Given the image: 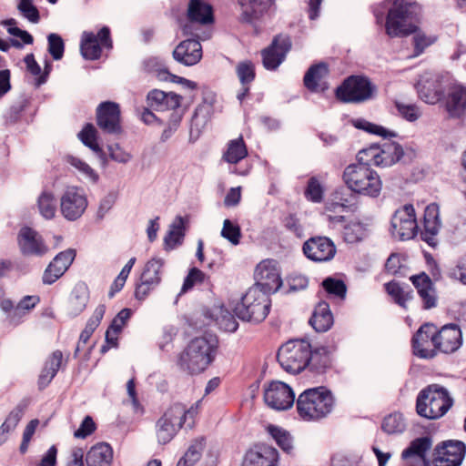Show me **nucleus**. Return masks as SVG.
Wrapping results in <instances>:
<instances>
[{
	"label": "nucleus",
	"instance_id": "1",
	"mask_svg": "<svg viewBox=\"0 0 466 466\" xmlns=\"http://www.w3.org/2000/svg\"><path fill=\"white\" fill-rule=\"evenodd\" d=\"M218 349L216 336L204 335L192 339L178 356L177 365L188 374H199L215 360Z\"/></svg>",
	"mask_w": 466,
	"mask_h": 466
},
{
	"label": "nucleus",
	"instance_id": "2",
	"mask_svg": "<svg viewBox=\"0 0 466 466\" xmlns=\"http://www.w3.org/2000/svg\"><path fill=\"white\" fill-rule=\"evenodd\" d=\"M342 180L351 192L360 196L377 198L382 189V181L378 172L360 162L347 166Z\"/></svg>",
	"mask_w": 466,
	"mask_h": 466
},
{
	"label": "nucleus",
	"instance_id": "3",
	"mask_svg": "<svg viewBox=\"0 0 466 466\" xmlns=\"http://www.w3.org/2000/svg\"><path fill=\"white\" fill-rule=\"evenodd\" d=\"M420 11V7L415 4L394 5L386 16V35L390 38L410 35L418 29Z\"/></svg>",
	"mask_w": 466,
	"mask_h": 466
},
{
	"label": "nucleus",
	"instance_id": "4",
	"mask_svg": "<svg viewBox=\"0 0 466 466\" xmlns=\"http://www.w3.org/2000/svg\"><path fill=\"white\" fill-rule=\"evenodd\" d=\"M453 400L447 389L431 384L422 389L416 399V411L425 419L437 420L451 408Z\"/></svg>",
	"mask_w": 466,
	"mask_h": 466
},
{
	"label": "nucleus",
	"instance_id": "5",
	"mask_svg": "<svg viewBox=\"0 0 466 466\" xmlns=\"http://www.w3.org/2000/svg\"><path fill=\"white\" fill-rule=\"evenodd\" d=\"M198 414V404L190 408H187L186 405L179 402L171 404L157 422L158 442L168 443L187 420H191L194 423Z\"/></svg>",
	"mask_w": 466,
	"mask_h": 466
},
{
	"label": "nucleus",
	"instance_id": "6",
	"mask_svg": "<svg viewBox=\"0 0 466 466\" xmlns=\"http://www.w3.org/2000/svg\"><path fill=\"white\" fill-rule=\"evenodd\" d=\"M334 400L324 387L303 391L297 400L299 415L307 420H317L327 416L332 410Z\"/></svg>",
	"mask_w": 466,
	"mask_h": 466
},
{
	"label": "nucleus",
	"instance_id": "7",
	"mask_svg": "<svg viewBox=\"0 0 466 466\" xmlns=\"http://www.w3.org/2000/svg\"><path fill=\"white\" fill-rule=\"evenodd\" d=\"M270 299L259 287H251L234 308V313L242 320L261 322L269 313Z\"/></svg>",
	"mask_w": 466,
	"mask_h": 466
},
{
	"label": "nucleus",
	"instance_id": "8",
	"mask_svg": "<svg viewBox=\"0 0 466 466\" xmlns=\"http://www.w3.org/2000/svg\"><path fill=\"white\" fill-rule=\"evenodd\" d=\"M311 346L306 339H290L282 344L277 354L279 365L289 373H299L310 360Z\"/></svg>",
	"mask_w": 466,
	"mask_h": 466
},
{
	"label": "nucleus",
	"instance_id": "9",
	"mask_svg": "<svg viewBox=\"0 0 466 466\" xmlns=\"http://www.w3.org/2000/svg\"><path fill=\"white\" fill-rule=\"evenodd\" d=\"M404 155L402 147L396 142L372 144L357 154L359 162L377 167H389L399 162Z\"/></svg>",
	"mask_w": 466,
	"mask_h": 466
},
{
	"label": "nucleus",
	"instance_id": "10",
	"mask_svg": "<svg viewBox=\"0 0 466 466\" xmlns=\"http://www.w3.org/2000/svg\"><path fill=\"white\" fill-rule=\"evenodd\" d=\"M113 48L111 31L102 26L97 32L85 31L80 41V51L87 60H97Z\"/></svg>",
	"mask_w": 466,
	"mask_h": 466
},
{
	"label": "nucleus",
	"instance_id": "11",
	"mask_svg": "<svg viewBox=\"0 0 466 466\" xmlns=\"http://www.w3.org/2000/svg\"><path fill=\"white\" fill-rule=\"evenodd\" d=\"M449 78L437 74L424 73L420 76L416 89L420 99L428 104H436L448 86Z\"/></svg>",
	"mask_w": 466,
	"mask_h": 466
},
{
	"label": "nucleus",
	"instance_id": "12",
	"mask_svg": "<svg viewBox=\"0 0 466 466\" xmlns=\"http://www.w3.org/2000/svg\"><path fill=\"white\" fill-rule=\"evenodd\" d=\"M431 341L438 350V352L443 354H452L456 352L463 343L462 332L456 324H446L437 329H433Z\"/></svg>",
	"mask_w": 466,
	"mask_h": 466
},
{
	"label": "nucleus",
	"instance_id": "13",
	"mask_svg": "<svg viewBox=\"0 0 466 466\" xmlns=\"http://www.w3.org/2000/svg\"><path fill=\"white\" fill-rule=\"evenodd\" d=\"M187 23L183 25L186 35L199 37L198 33L193 32V25H207L214 22V11L212 5L205 0H189L187 6Z\"/></svg>",
	"mask_w": 466,
	"mask_h": 466
},
{
	"label": "nucleus",
	"instance_id": "14",
	"mask_svg": "<svg viewBox=\"0 0 466 466\" xmlns=\"http://www.w3.org/2000/svg\"><path fill=\"white\" fill-rule=\"evenodd\" d=\"M393 233L400 239L413 238L418 231L415 209L412 205L406 204L397 209L391 218Z\"/></svg>",
	"mask_w": 466,
	"mask_h": 466
},
{
	"label": "nucleus",
	"instance_id": "15",
	"mask_svg": "<svg viewBox=\"0 0 466 466\" xmlns=\"http://www.w3.org/2000/svg\"><path fill=\"white\" fill-rule=\"evenodd\" d=\"M295 395L292 389L281 381H271L264 389L265 403L271 409L285 410L292 407Z\"/></svg>",
	"mask_w": 466,
	"mask_h": 466
},
{
	"label": "nucleus",
	"instance_id": "16",
	"mask_svg": "<svg viewBox=\"0 0 466 466\" xmlns=\"http://www.w3.org/2000/svg\"><path fill=\"white\" fill-rule=\"evenodd\" d=\"M371 88L367 79L360 76H350L337 88V97L344 102L361 101L369 98Z\"/></svg>",
	"mask_w": 466,
	"mask_h": 466
},
{
	"label": "nucleus",
	"instance_id": "17",
	"mask_svg": "<svg viewBox=\"0 0 466 466\" xmlns=\"http://www.w3.org/2000/svg\"><path fill=\"white\" fill-rule=\"evenodd\" d=\"M256 284L253 287H259L268 294L276 291L281 285V279L278 264L273 259L262 260L255 270Z\"/></svg>",
	"mask_w": 466,
	"mask_h": 466
},
{
	"label": "nucleus",
	"instance_id": "18",
	"mask_svg": "<svg viewBox=\"0 0 466 466\" xmlns=\"http://www.w3.org/2000/svg\"><path fill=\"white\" fill-rule=\"evenodd\" d=\"M465 450L461 441H445L436 448L432 463L434 466H459L464 458Z\"/></svg>",
	"mask_w": 466,
	"mask_h": 466
},
{
	"label": "nucleus",
	"instance_id": "19",
	"mask_svg": "<svg viewBox=\"0 0 466 466\" xmlns=\"http://www.w3.org/2000/svg\"><path fill=\"white\" fill-rule=\"evenodd\" d=\"M303 252L310 260L324 262L333 258L336 247L327 237H312L304 243Z\"/></svg>",
	"mask_w": 466,
	"mask_h": 466
},
{
	"label": "nucleus",
	"instance_id": "20",
	"mask_svg": "<svg viewBox=\"0 0 466 466\" xmlns=\"http://www.w3.org/2000/svg\"><path fill=\"white\" fill-rule=\"evenodd\" d=\"M278 451L268 444H257L245 453L241 466H279Z\"/></svg>",
	"mask_w": 466,
	"mask_h": 466
},
{
	"label": "nucleus",
	"instance_id": "21",
	"mask_svg": "<svg viewBox=\"0 0 466 466\" xmlns=\"http://www.w3.org/2000/svg\"><path fill=\"white\" fill-rule=\"evenodd\" d=\"M97 126L106 133L122 132L119 106L113 102L102 103L96 110Z\"/></svg>",
	"mask_w": 466,
	"mask_h": 466
},
{
	"label": "nucleus",
	"instance_id": "22",
	"mask_svg": "<svg viewBox=\"0 0 466 466\" xmlns=\"http://www.w3.org/2000/svg\"><path fill=\"white\" fill-rule=\"evenodd\" d=\"M86 207V196L76 187L68 188L61 197V212L69 220H75L81 217Z\"/></svg>",
	"mask_w": 466,
	"mask_h": 466
},
{
	"label": "nucleus",
	"instance_id": "23",
	"mask_svg": "<svg viewBox=\"0 0 466 466\" xmlns=\"http://www.w3.org/2000/svg\"><path fill=\"white\" fill-rule=\"evenodd\" d=\"M248 147L242 136L236 139L229 140L223 151L222 160L234 166L232 173L238 176H246L251 167L247 166L245 168H238L237 165L248 157Z\"/></svg>",
	"mask_w": 466,
	"mask_h": 466
},
{
	"label": "nucleus",
	"instance_id": "24",
	"mask_svg": "<svg viewBox=\"0 0 466 466\" xmlns=\"http://www.w3.org/2000/svg\"><path fill=\"white\" fill-rule=\"evenodd\" d=\"M433 329H435L433 324L426 323L414 334L412 338L414 355L422 359H432L437 355L438 350L431 341Z\"/></svg>",
	"mask_w": 466,
	"mask_h": 466
},
{
	"label": "nucleus",
	"instance_id": "25",
	"mask_svg": "<svg viewBox=\"0 0 466 466\" xmlns=\"http://www.w3.org/2000/svg\"><path fill=\"white\" fill-rule=\"evenodd\" d=\"M290 47L288 38L276 36L271 45L261 51L262 64L268 70H275L284 61Z\"/></svg>",
	"mask_w": 466,
	"mask_h": 466
},
{
	"label": "nucleus",
	"instance_id": "26",
	"mask_svg": "<svg viewBox=\"0 0 466 466\" xmlns=\"http://www.w3.org/2000/svg\"><path fill=\"white\" fill-rule=\"evenodd\" d=\"M76 258L74 249H66L57 254L46 268L42 280L45 284H53L69 268Z\"/></svg>",
	"mask_w": 466,
	"mask_h": 466
},
{
	"label": "nucleus",
	"instance_id": "27",
	"mask_svg": "<svg viewBox=\"0 0 466 466\" xmlns=\"http://www.w3.org/2000/svg\"><path fill=\"white\" fill-rule=\"evenodd\" d=\"M18 245L22 252L26 255L43 256L49 251L41 236L30 228H24L20 230Z\"/></svg>",
	"mask_w": 466,
	"mask_h": 466
},
{
	"label": "nucleus",
	"instance_id": "28",
	"mask_svg": "<svg viewBox=\"0 0 466 466\" xmlns=\"http://www.w3.org/2000/svg\"><path fill=\"white\" fill-rule=\"evenodd\" d=\"M114 455L113 447L109 443L98 441L86 454V466H112Z\"/></svg>",
	"mask_w": 466,
	"mask_h": 466
},
{
	"label": "nucleus",
	"instance_id": "29",
	"mask_svg": "<svg viewBox=\"0 0 466 466\" xmlns=\"http://www.w3.org/2000/svg\"><path fill=\"white\" fill-rule=\"evenodd\" d=\"M174 57L186 66L196 65L202 57V47L198 40L181 42L174 51Z\"/></svg>",
	"mask_w": 466,
	"mask_h": 466
},
{
	"label": "nucleus",
	"instance_id": "30",
	"mask_svg": "<svg viewBox=\"0 0 466 466\" xmlns=\"http://www.w3.org/2000/svg\"><path fill=\"white\" fill-rule=\"evenodd\" d=\"M347 286L343 279L337 276L328 277L321 282L319 295L333 303H340L345 299Z\"/></svg>",
	"mask_w": 466,
	"mask_h": 466
},
{
	"label": "nucleus",
	"instance_id": "31",
	"mask_svg": "<svg viewBox=\"0 0 466 466\" xmlns=\"http://www.w3.org/2000/svg\"><path fill=\"white\" fill-rule=\"evenodd\" d=\"M64 363L63 352L59 350L53 351L46 360L38 377L39 389L47 387L62 368Z\"/></svg>",
	"mask_w": 466,
	"mask_h": 466
},
{
	"label": "nucleus",
	"instance_id": "32",
	"mask_svg": "<svg viewBox=\"0 0 466 466\" xmlns=\"http://www.w3.org/2000/svg\"><path fill=\"white\" fill-rule=\"evenodd\" d=\"M181 99L175 93L155 89L147 95V105L156 110H173L180 106Z\"/></svg>",
	"mask_w": 466,
	"mask_h": 466
},
{
	"label": "nucleus",
	"instance_id": "33",
	"mask_svg": "<svg viewBox=\"0 0 466 466\" xmlns=\"http://www.w3.org/2000/svg\"><path fill=\"white\" fill-rule=\"evenodd\" d=\"M335 351V347H318L314 350H311L310 360L308 368L316 373H324L332 366L331 354Z\"/></svg>",
	"mask_w": 466,
	"mask_h": 466
},
{
	"label": "nucleus",
	"instance_id": "34",
	"mask_svg": "<svg viewBox=\"0 0 466 466\" xmlns=\"http://www.w3.org/2000/svg\"><path fill=\"white\" fill-rule=\"evenodd\" d=\"M447 110L452 115H459L466 108V87L461 84L448 82Z\"/></svg>",
	"mask_w": 466,
	"mask_h": 466
},
{
	"label": "nucleus",
	"instance_id": "35",
	"mask_svg": "<svg viewBox=\"0 0 466 466\" xmlns=\"http://www.w3.org/2000/svg\"><path fill=\"white\" fill-rule=\"evenodd\" d=\"M410 39L411 49L405 56L407 59L416 58L426 52V50L437 42V35L428 34L425 31L416 29Z\"/></svg>",
	"mask_w": 466,
	"mask_h": 466
},
{
	"label": "nucleus",
	"instance_id": "36",
	"mask_svg": "<svg viewBox=\"0 0 466 466\" xmlns=\"http://www.w3.org/2000/svg\"><path fill=\"white\" fill-rule=\"evenodd\" d=\"M106 311V306L105 304H99L94 310L92 316L89 318L85 329L80 334L79 342L76 351L80 350L81 345L87 346L88 350L92 349V345H89V340L95 330L100 325Z\"/></svg>",
	"mask_w": 466,
	"mask_h": 466
},
{
	"label": "nucleus",
	"instance_id": "37",
	"mask_svg": "<svg viewBox=\"0 0 466 466\" xmlns=\"http://www.w3.org/2000/svg\"><path fill=\"white\" fill-rule=\"evenodd\" d=\"M246 20L258 19L274 5L273 0H238Z\"/></svg>",
	"mask_w": 466,
	"mask_h": 466
},
{
	"label": "nucleus",
	"instance_id": "38",
	"mask_svg": "<svg viewBox=\"0 0 466 466\" xmlns=\"http://www.w3.org/2000/svg\"><path fill=\"white\" fill-rule=\"evenodd\" d=\"M310 325L318 332L327 331L333 325V315L327 302H319L309 319Z\"/></svg>",
	"mask_w": 466,
	"mask_h": 466
},
{
	"label": "nucleus",
	"instance_id": "39",
	"mask_svg": "<svg viewBox=\"0 0 466 466\" xmlns=\"http://www.w3.org/2000/svg\"><path fill=\"white\" fill-rule=\"evenodd\" d=\"M328 68L325 65L311 66L304 76L305 86L311 91H324L327 88L325 78Z\"/></svg>",
	"mask_w": 466,
	"mask_h": 466
},
{
	"label": "nucleus",
	"instance_id": "40",
	"mask_svg": "<svg viewBox=\"0 0 466 466\" xmlns=\"http://www.w3.org/2000/svg\"><path fill=\"white\" fill-rule=\"evenodd\" d=\"M88 299L89 290L86 284L76 285L69 299L71 313L74 315L82 313L86 308Z\"/></svg>",
	"mask_w": 466,
	"mask_h": 466
},
{
	"label": "nucleus",
	"instance_id": "41",
	"mask_svg": "<svg viewBox=\"0 0 466 466\" xmlns=\"http://www.w3.org/2000/svg\"><path fill=\"white\" fill-rule=\"evenodd\" d=\"M384 289L394 303L404 309L407 308V303L413 299L412 290H405L396 281L384 284Z\"/></svg>",
	"mask_w": 466,
	"mask_h": 466
},
{
	"label": "nucleus",
	"instance_id": "42",
	"mask_svg": "<svg viewBox=\"0 0 466 466\" xmlns=\"http://www.w3.org/2000/svg\"><path fill=\"white\" fill-rule=\"evenodd\" d=\"M422 224L425 235L434 236L438 233L441 221L437 204L431 203L425 208Z\"/></svg>",
	"mask_w": 466,
	"mask_h": 466
},
{
	"label": "nucleus",
	"instance_id": "43",
	"mask_svg": "<svg viewBox=\"0 0 466 466\" xmlns=\"http://www.w3.org/2000/svg\"><path fill=\"white\" fill-rule=\"evenodd\" d=\"M350 124L360 130L369 134L376 135L384 138H390L397 137V134L382 126L371 123L364 118H354L350 120Z\"/></svg>",
	"mask_w": 466,
	"mask_h": 466
},
{
	"label": "nucleus",
	"instance_id": "44",
	"mask_svg": "<svg viewBox=\"0 0 466 466\" xmlns=\"http://www.w3.org/2000/svg\"><path fill=\"white\" fill-rule=\"evenodd\" d=\"M205 447V439L203 437L192 441L184 456L178 461L177 466H193L198 462Z\"/></svg>",
	"mask_w": 466,
	"mask_h": 466
},
{
	"label": "nucleus",
	"instance_id": "45",
	"mask_svg": "<svg viewBox=\"0 0 466 466\" xmlns=\"http://www.w3.org/2000/svg\"><path fill=\"white\" fill-rule=\"evenodd\" d=\"M164 266V259L153 258L145 264L140 276L147 280L154 281L156 285H159L162 280Z\"/></svg>",
	"mask_w": 466,
	"mask_h": 466
},
{
	"label": "nucleus",
	"instance_id": "46",
	"mask_svg": "<svg viewBox=\"0 0 466 466\" xmlns=\"http://www.w3.org/2000/svg\"><path fill=\"white\" fill-rule=\"evenodd\" d=\"M431 443L427 438H419L411 441L410 445L402 451V458L414 459L416 461L424 460L425 452L430 449Z\"/></svg>",
	"mask_w": 466,
	"mask_h": 466
},
{
	"label": "nucleus",
	"instance_id": "47",
	"mask_svg": "<svg viewBox=\"0 0 466 466\" xmlns=\"http://www.w3.org/2000/svg\"><path fill=\"white\" fill-rule=\"evenodd\" d=\"M395 114L409 122H415L421 116V110L414 103L395 100L393 102Z\"/></svg>",
	"mask_w": 466,
	"mask_h": 466
},
{
	"label": "nucleus",
	"instance_id": "48",
	"mask_svg": "<svg viewBox=\"0 0 466 466\" xmlns=\"http://www.w3.org/2000/svg\"><path fill=\"white\" fill-rule=\"evenodd\" d=\"M323 192V178L320 177H309L304 191L306 198L309 201L319 203L322 200Z\"/></svg>",
	"mask_w": 466,
	"mask_h": 466
},
{
	"label": "nucleus",
	"instance_id": "49",
	"mask_svg": "<svg viewBox=\"0 0 466 466\" xmlns=\"http://www.w3.org/2000/svg\"><path fill=\"white\" fill-rule=\"evenodd\" d=\"M325 211L329 213V218L332 215L339 214L345 211L351 210V205L349 204L348 199L343 198L339 192H335L331 198L325 203Z\"/></svg>",
	"mask_w": 466,
	"mask_h": 466
},
{
	"label": "nucleus",
	"instance_id": "50",
	"mask_svg": "<svg viewBox=\"0 0 466 466\" xmlns=\"http://www.w3.org/2000/svg\"><path fill=\"white\" fill-rule=\"evenodd\" d=\"M78 136L86 146L101 157L104 156L105 153L97 142V130L92 124H86Z\"/></svg>",
	"mask_w": 466,
	"mask_h": 466
},
{
	"label": "nucleus",
	"instance_id": "51",
	"mask_svg": "<svg viewBox=\"0 0 466 466\" xmlns=\"http://www.w3.org/2000/svg\"><path fill=\"white\" fill-rule=\"evenodd\" d=\"M341 234L346 242L356 243L363 238L364 228L360 221L351 219L343 226Z\"/></svg>",
	"mask_w": 466,
	"mask_h": 466
},
{
	"label": "nucleus",
	"instance_id": "52",
	"mask_svg": "<svg viewBox=\"0 0 466 466\" xmlns=\"http://www.w3.org/2000/svg\"><path fill=\"white\" fill-rule=\"evenodd\" d=\"M38 209L41 215L46 219H52L56 213L55 197L50 192L44 191L38 198Z\"/></svg>",
	"mask_w": 466,
	"mask_h": 466
},
{
	"label": "nucleus",
	"instance_id": "53",
	"mask_svg": "<svg viewBox=\"0 0 466 466\" xmlns=\"http://www.w3.org/2000/svg\"><path fill=\"white\" fill-rule=\"evenodd\" d=\"M24 62L26 66V71L35 78L37 86H40L46 81L50 69L49 66H46L45 72L42 73L41 67L35 61L33 54L26 55L24 58Z\"/></svg>",
	"mask_w": 466,
	"mask_h": 466
},
{
	"label": "nucleus",
	"instance_id": "54",
	"mask_svg": "<svg viewBox=\"0 0 466 466\" xmlns=\"http://www.w3.org/2000/svg\"><path fill=\"white\" fill-rule=\"evenodd\" d=\"M405 429L402 415L399 412H393L382 420L381 430L389 434L402 432Z\"/></svg>",
	"mask_w": 466,
	"mask_h": 466
},
{
	"label": "nucleus",
	"instance_id": "55",
	"mask_svg": "<svg viewBox=\"0 0 466 466\" xmlns=\"http://www.w3.org/2000/svg\"><path fill=\"white\" fill-rule=\"evenodd\" d=\"M136 258H131L128 260V262L124 266L118 276L115 279L108 292V296L110 298H113L116 293L122 290L131 272L132 268L136 264Z\"/></svg>",
	"mask_w": 466,
	"mask_h": 466
},
{
	"label": "nucleus",
	"instance_id": "56",
	"mask_svg": "<svg viewBox=\"0 0 466 466\" xmlns=\"http://www.w3.org/2000/svg\"><path fill=\"white\" fill-rule=\"evenodd\" d=\"M184 219L181 217H179L175 220V222L171 226L170 230L166 236V244L172 248L180 244L184 238Z\"/></svg>",
	"mask_w": 466,
	"mask_h": 466
},
{
	"label": "nucleus",
	"instance_id": "57",
	"mask_svg": "<svg viewBox=\"0 0 466 466\" xmlns=\"http://www.w3.org/2000/svg\"><path fill=\"white\" fill-rule=\"evenodd\" d=\"M221 236L232 245H238L242 238L241 228L237 221L225 219L221 230Z\"/></svg>",
	"mask_w": 466,
	"mask_h": 466
},
{
	"label": "nucleus",
	"instance_id": "58",
	"mask_svg": "<svg viewBox=\"0 0 466 466\" xmlns=\"http://www.w3.org/2000/svg\"><path fill=\"white\" fill-rule=\"evenodd\" d=\"M236 72L241 85H250L256 77V68L249 60L239 62L236 66Z\"/></svg>",
	"mask_w": 466,
	"mask_h": 466
},
{
	"label": "nucleus",
	"instance_id": "59",
	"mask_svg": "<svg viewBox=\"0 0 466 466\" xmlns=\"http://www.w3.org/2000/svg\"><path fill=\"white\" fill-rule=\"evenodd\" d=\"M267 431L283 451H289L292 448L291 437L285 430L270 424L267 427Z\"/></svg>",
	"mask_w": 466,
	"mask_h": 466
},
{
	"label": "nucleus",
	"instance_id": "60",
	"mask_svg": "<svg viewBox=\"0 0 466 466\" xmlns=\"http://www.w3.org/2000/svg\"><path fill=\"white\" fill-rule=\"evenodd\" d=\"M18 10L31 23L36 24L40 20L39 11L34 5L33 0H18Z\"/></svg>",
	"mask_w": 466,
	"mask_h": 466
},
{
	"label": "nucleus",
	"instance_id": "61",
	"mask_svg": "<svg viewBox=\"0 0 466 466\" xmlns=\"http://www.w3.org/2000/svg\"><path fill=\"white\" fill-rule=\"evenodd\" d=\"M159 285L140 276L135 287V297L138 300H145Z\"/></svg>",
	"mask_w": 466,
	"mask_h": 466
},
{
	"label": "nucleus",
	"instance_id": "62",
	"mask_svg": "<svg viewBox=\"0 0 466 466\" xmlns=\"http://www.w3.org/2000/svg\"><path fill=\"white\" fill-rule=\"evenodd\" d=\"M97 429V425L94 419L86 415L82 420L79 428L74 431V437L76 439H86L91 436Z\"/></svg>",
	"mask_w": 466,
	"mask_h": 466
},
{
	"label": "nucleus",
	"instance_id": "63",
	"mask_svg": "<svg viewBox=\"0 0 466 466\" xmlns=\"http://www.w3.org/2000/svg\"><path fill=\"white\" fill-rule=\"evenodd\" d=\"M48 39V51L52 57L59 60L64 56L65 45L62 37L56 34H50Z\"/></svg>",
	"mask_w": 466,
	"mask_h": 466
},
{
	"label": "nucleus",
	"instance_id": "64",
	"mask_svg": "<svg viewBox=\"0 0 466 466\" xmlns=\"http://www.w3.org/2000/svg\"><path fill=\"white\" fill-rule=\"evenodd\" d=\"M449 275L451 279L466 285V255L458 258L455 265L450 268Z\"/></svg>",
	"mask_w": 466,
	"mask_h": 466
}]
</instances>
